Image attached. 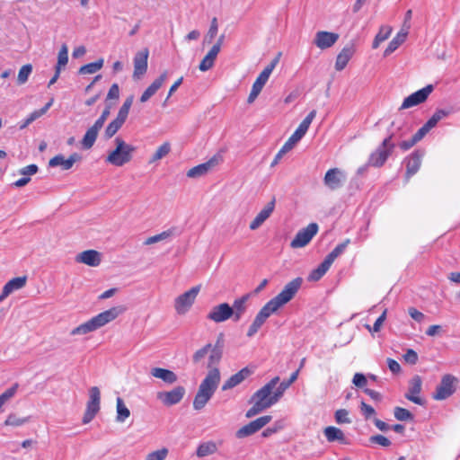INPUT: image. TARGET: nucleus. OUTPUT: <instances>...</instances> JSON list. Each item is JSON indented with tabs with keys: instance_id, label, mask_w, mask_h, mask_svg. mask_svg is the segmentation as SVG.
Segmentation results:
<instances>
[{
	"instance_id": "f257e3e1",
	"label": "nucleus",
	"mask_w": 460,
	"mask_h": 460,
	"mask_svg": "<svg viewBox=\"0 0 460 460\" xmlns=\"http://www.w3.org/2000/svg\"><path fill=\"white\" fill-rule=\"evenodd\" d=\"M223 333H220L214 346L208 343L198 349L192 356L193 363L198 364L208 355L207 364L208 371L201 381L193 400V408L197 411H200L206 406L219 385L221 375L217 365L220 363L223 356Z\"/></svg>"
},
{
	"instance_id": "f03ea898",
	"label": "nucleus",
	"mask_w": 460,
	"mask_h": 460,
	"mask_svg": "<svg viewBox=\"0 0 460 460\" xmlns=\"http://www.w3.org/2000/svg\"><path fill=\"white\" fill-rule=\"evenodd\" d=\"M279 382V376L272 378L252 396L251 402L253 405L247 411L246 418H252L259 414L279 401L281 397L276 390Z\"/></svg>"
},
{
	"instance_id": "7ed1b4c3",
	"label": "nucleus",
	"mask_w": 460,
	"mask_h": 460,
	"mask_svg": "<svg viewBox=\"0 0 460 460\" xmlns=\"http://www.w3.org/2000/svg\"><path fill=\"white\" fill-rule=\"evenodd\" d=\"M127 308L124 305L113 306L93 316L70 332L71 336H82L93 332L122 314Z\"/></svg>"
},
{
	"instance_id": "20e7f679",
	"label": "nucleus",
	"mask_w": 460,
	"mask_h": 460,
	"mask_svg": "<svg viewBox=\"0 0 460 460\" xmlns=\"http://www.w3.org/2000/svg\"><path fill=\"white\" fill-rule=\"evenodd\" d=\"M113 143L115 147L109 152L105 162L117 167H121L128 164L136 152V146L128 144L120 137H115Z\"/></svg>"
},
{
	"instance_id": "39448f33",
	"label": "nucleus",
	"mask_w": 460,
	"mask_h": 460,
	"mask_svg": "<svg viewBox=\"0 0 460 460\" xmlns=\"http://www.w3.org/2000/svg\"><path fill=\"white\" fill-rule=\"evenodd\" d=\"M452 112L453 110L451 108L436 111L429 119L420 128H419L410 140L400 143V147L404 151L410 149L416 143L420 141L432 128H434L441 119L448 117Z\"/></svg>"
},
{
	"instance_id": "423d86ee",
	"label": "nucleus",
	"mask_w": 460,
	"mask_h": 460,
	"mask_svg": "<svg viewBox=\"0 0 460 460\" xmlns=\"http://www.w3.org/2000/svg\"><path fill=\"white\" fill-rule=\"evenodd\" d=\"M303 283L301 278H296L287 283L280 293L269 301L270 305L279 310L288 304L298 292Z\"/></svg>"
},
{
	"instance_id": "0eeeda50",
	"label": "nucleus",
	"mask_w": 460,
	"mask_h": 460,
	"mask_svg": "<svg viewBox=\"0 0 460 460\" xmlns=\"http://www.w3.org/2000/svg\"><path fill=\"white\" fill-rule=\"evenodd\" d=\"M111 104L106 103L105 109L102 111L100 118L94 122V124L92 127H90L86 130V132L81 141V145L84 149H90L93 147V146L94 145V143L97 139L99 131L103 127L106 119H108V117L111 113Z\"/></svg>"
},
{
	"instance_id": "6e6552de",
	"label": "nucleus",
	"mask_w": 460,
	"mask_h": 460,
	"mask_svg": "<svg viewBox=\"0 0 460 460\" xmlns=\"http://www.w3.org/2000/svg\"><path fill=\"white\" fill-rule=\"evenodd\" d=\"M199 290L200 286L192 287L174 299L173 307L177 314L184 315L190 311L195 303Z\"/></svg>"
},
{
	"instance_id": "1a4fd4ad",
	"label": "nucleus",
	"mask_w": 460,
	"mask_h": 460,
	"mask_svg": "<svg viewBox=\"0 0 460 460\" xmlns=\"http://www.w3.org/2000/svg\"><path fill=\"white\" fill-rule=\"evenodd\" d=\"M394 147V145L392 143V136L385 138L381 146L370 155L368 165L381 167L391 155Z\"/></svg>"
},
{
	"instance_id": "9d476101",
	"label": "nucleus",
	"mask_w": 460,
	"mask_h": 460,
	"mask_svg": "<svg viewBox=\"0 0 460 460\" xmlns=\"http://www.w3.org/2000/svg\"><path fill=\"white\" fill-rule=\"evenodd\" d=\"M101 393L97 386H93L89 390V400L83 417V423H89L100 411Z\"/></svg>"
},
{
	"instance_id": "9b49d317",
	"label": "nucleus",
	"mask_w": 460,
	"mask_h": 460,
	"mask_svg": "<svg viewBox=\"0 0 460 460\" xmlns=\"http://www.w3.org/2000/svg\"><path fill=\"white\" fill-rule=\"evenodd\" d=\"M456 377L451 375H445L432 395L433 399L441 401L448 398L456 391Z\"/></svg>"
},
{
	"instance_id": "f8f14e48",
	"label": "nucleus",
	"mask_w": 460,
	"mask_h": 460,
	"mask_svg": "<svg viewBox=\"0 0 460 460\" xmlns=\"http://www.w3.org/2000/svg\"><path fill=\"white\" fill-rule=\"evenodd\" d=\"M277 311L278 310L270 305L269 302L266 303L255 316L252 323L250 325L246 333L247 337H253L258 332L260 328L265 323L267 319Z\"/></svg>"
},
{
	"instance_id": "ddd939ff",
	"label": "nucleus",
	"mask_w": 460,
	"mask_h": 460,
	"mask_svg": "<svg viewBox=\"0 0 460 460\" xmlns=\"http://www.w3.org/2000/svg\"><path fill=\"white\" fill-rule=\"evenodd\" d=\"M318 232V225L311 223L306 227L299 230L294 239L290 243V246L294 249L302 248L307 245L313 237Z\"/></svg>"
},
{
	"instance_id": "4468645a",
	"label": "nucleus",
	"mask_w": 460,
	"mask_h": 460,
	"mask_svg": "<svg viewBox=\"0 0 460 460\" xmlns=\"http://www.w3.org/2000/svg\"><path fill=\"white\" fill-rule=\"evenodd\" d=\"M347 181V174L340 168L328 170L323 178L324 185L331 190L341 189Z\"/></svg>"
},
{
	"instance_id": "2eb2a0df",
	"label": "nucleus",
	"mask_w": 460,
	"mask_h": 460,
	"mask_svg": "<svg viewBox=\"0 0 460 460\" xmlns=\"http://www.w3.org/2000/svg\"><path fill=\"white\" fill-rule=\"evenodd\" d=\"M186 394V389L183 386H176L170 391L158 392L156 398L167 407L179 403Z\"/></svg>"
},
{
	"instance_id": "dca6fc26",
	"label": "nucleus",
	"mask_w": 460,
	"mask_h": 460,
	"mask_svg": "<svg viewBox=\"0 0 460 460\" xmlns=\"http://www.w3.org/2000/svg\"><path fill=\"white\" fill-rule=\"evenodd\" d=\"M433 89L434 87L432 84H428L424 88L410 94L403 100L400 110H406L424 102L428 99L429 95L433 92Z\"/></svg>"
},
{
	"instance_id": "f3484780",
	"label": "nucleus",
	"mask_w": 460,
	"mask_h": 460,
	"mask_svg": "<svg viewBox=\"0 0 460 460\" xmlns=\"http://www.w3.org/2000/svg\"><path fill=\"white\" fill-rule=\"evenodd\" d=\"M270 420H271V416H270V415L261 416V417L251 421L247 425H244L241 429H239L236 431L235 436L238 438H243L249 437V436L256 433L257 431H259L261 429H262L264 426H266Z\"/></svg>"
},
{
	"instance_id": "a211bd4d",
	"label": "nucleus",
	"mask_w": 460,
	"mask_h": 460,
	"mask_svg": "<svg viewBox=\"0 0 460 460\" xmlns=\"http://www.w3.org/2000/svg\"><path fill=\"white\" fill-rule=\"evenodd\" d=\"M149 56V50L145 48L140 51H137L133 58L134 71L133 79H141L147 71V59Z\"/></svg>"
},
{
	"instance_id": "6ab92c4d",
	"label": "nucleus",
	"mask_w": 460,
	"mask_h": 460,
	"mask_svg": "<svg viewBox=\"0 0 460 460\" xmlns=\"http://www.w3.org/2000/svg\"><path fill=\"white\" fill-rule=\"evenodd\" d=\"M231 305L227 303H221L211 308L207 318L214 323H219L232 318Z\"/></svg>"
},
{
	"instance_id": "aec40b11",
	"label": "nucleus",
	"mask_w": 460,
	"mask_h": 460,
	"mask_svg": "<svg viewBox=\"0 0 460 460\" xmlns=\"http://www.w3.org/2000/svg\"><path fill=\"white\" fill-rule=\"evenodd\" d=\"M421 377L420 376H414L409 381V388L408 392L405 394V398L416 404L423 405L425 403V401L419 396V394L421 392Z\"/></svg>"
},
{
	"instance_id": "412c9836",
	"label": "nucleus",
	"mask_w": 460,
	"mask_h": 460,
	"mask_svg": "<svg viewBox=\"0 0 460 460\" xmlns=\"http://www.w3.org/2000/svg\"><path fill=\"white\" fill-rule=\"evenodd\" d=\"M221 161L220 156L214 155L206 163L200 164L197 166L192 167L187 172L189 178H199L208 173L213 168H215Z\"/></svg>"
},
{
	"instance_id": "4be33fe9",
	"label": "nucleus",
	"mask_w": 460,
	"mask_h": 460,
	"mask_svg": "<svg viewBox=\"0 0 460 460\" xmlns=\"http://www.w3.org/2000/svg\"><path fill=\"white\" fill-rule=\"evenodd\" d=\"M339 40V34L326 31H317L314 40L315 46L321 49L332 47Z\"/></svg>"
},
{
	"instance_id": "5701e85b",
	"label": "nucleus",
	"mask_w": 460,
	"mask_h": 460,
	"mask_svg": "<svg viewBox=\"0 0 460 460\" xmlns=\"http://www.w3.org/2000/svg\"><path fill=\"white\" fill-rule=\"evenodd\" d=\"M275 198H273L270 202H268L264 208L257 214L254 219L250 223V229L256 230L258 229L272 214L275 208Z\"/></svg>"
},
{
	"instance_id": "b1692460",
	"label": "nucleus",
	"mask_w": 460,
	"mask_h": 460,
	"mask_svg": "<svg viewBox=\"0 0 460 460\" xmlns=\"http://www.w3.org/2000/svg\"><path fill=\"white\" fill-rule=\"evenodd\" d=\"M423 156L424 151L416 150L406 159V181L419 171Z\"/></svg>"
},
{
	"instance_id": "393cba45",
	"label": "nucleus",
	"mask_w": 460,
	"mask_h": 460,
	"mask_svg": "<svg viewBox=\"0 0 460 460\" xmlns=\"http://www.w3.org/2000/svg\"><path fill=\"white\" fill-rule=\"evenodd\" d=\"M168 76V72L164 71L154 82L144 91L139 101L146 102L163 86Z\"/></svg>"
},
{
	"instance_id": "a878e982",
	"label": "nucleus",
	"mask_w": 460,
	"mask_h": 460,
	"mask_svg": "<svg viewBox=\"0 0 460 460\" xmlns=\"http://www.w3.org/2000/svg\"><path fill=\"white\" fill-rule=\"evenodd\" d=\"M80 159L81 155L77 153L72 154L67 159L62 155H58L49 160V165L50 167L61 166L63 170H69Z\"/></svg>"
},
{
	"instance_id": "bb28decb",
	"label": "nucleus",
	"mask_w": 460,
	"mask_h": 460,
	"mask_svg": "<svg viewBox=\"0 0 460 460\" xmlns=\"http://www.w3.org/2000/svg\"><path fill=\"white\" fill-rule=\"evenodd\" d=\"M75 261L91 267H96L101 263V254L95 250H87L78 253Z\"/></svg>"
},
{
	"instance_id": "cd10ccee",
	"label": "nucleus",
	"mask_w": 460,
	"mask_h": 460,
	"mask_svg": "<svg viewBox=\"0 0 460 460\" xmlns=\"http://www.w3.org/2000/svg\"><path fill=\"white\" fill-rule=\"evenodd\" d=\"M355 53V48L352 44L346 45L338 54L335 62L337 71L343 70Z\"/></svg>"
},
{
	"instance_id": "c85d7f7f",
	"label": "nucleus",
	"mask_w": 460,
	"mask_h": 460,
	"mask_svg": "<svg viewBox=\"0 0 460 460\" xmlns=\"http://www.w3.org/2000/svg\"><path fill=\"white\" fill-rule=\"evenodd\" d=\"M251 374L252 371L247 367L241 369L239 372L231 376L224 383V385H222V390L226 391L235 387L236 385H240L243 381H244Z\"/></svg>"
},
{
	"instance_id": "c756f323",
	"label": "nucleus",
	"mask_w": 460,
	"mask_h": 460,
	"mask_svg": "<svg viewBox=\"0 0 460 460\" xmlns=\"http://www.w3.org/2000/svg\"><path fill=\"white\" fill-rule=\"evenodd\" d=\"M250 298V295L246 294L240 298H237L234 301L233 305L231 306L232 310V319L234 322H238L243 314L246 311V303Z\"/></svg>"
},
{
	"instance_id": "7c9ffc66",
	"label": "nucleus",
	"mask_w": 460,
	"mask_h": 460,
	"mask_svg": "<svg viewBox=\"0 0 460 460\" xmlns=\"http://www.w3.org/2000/svg\"><path fill=\"white\" fill-rule=\"evenodd\" d=\"M38 171L39 167L36 164H30L20 169L19 174L22 175V178L17 180L12 185L15 188L24 187L31 181V176L36 174Z\"/></svg>"
},
{
	"instance_id": "2f4dec72",
	"label": "nucleus",
	"mask_w": 460,
	"mask_h": 460,
	"mask_svg": "<svg viewBox=\"0 0 460 460\" xmlns=\"http://www.w3.org/2000/svg\"><path fill=\"white\" fill-rule=\"evenodd\" d=\"M323 434L327 439L328 442H335L338 441L341 444L347 445L349 444V441L343 433V431L336 428L334 426H328L323 429Z\"/></svg>"
},
{
	"instance_id": "473e14b6",
	"label": "nucleus",
	"mask_w": 460,
	"mask_h": 460,
	"mask_svg": "<svg viewBox=\"0 0 460 460\" xmlns=\"http://www.w3.org/2000/svg\"><path fill=\"white\" fill-rule=\"evenodd\" d=\"M151 375L155 378L163 380L168 385L174 384L178 379L173 371L162 367H153L151 369Z\"/></svg>"
},
{
	"instance_id": "72a5a7b5",
	"label": "nucleus",
	"mask_w": 460,
	"mask_h": 460,
	"mask_svg": "<svg viewBox=\"0 0 460 460\" xmlns=\"http://www.w3.org/2000/svg\"><path fill=\"white\" fill-rule=\"evenodd\" d=\"M217 55L218 46H213L199 63V69L202 72H206L212 68Z\"/></svg>"
},
{
	"instance_id": "f704fd0d",
	"label": "nucleus",
	"mask_w": 460,
	"mask_h": 460,
	"mask_svg": "<svg viewBox=\"0 0 460 460\" xmlns=\"http://www.w3.org/2000/svg\"><path fill=\"white\" fill-rule=\"evenodd\" d=\"M177 234H178L176 227H171L158 234L146 238V241L144 242V244L151 245L159 242L167 241Z\"/></svg>"
},
{
	"instance_id": "c9c22d12",
	"label": "nucleus",
	"mask_w": 460,
	"mask_h": 460,
	"mask_svg": "<svg viewBox=\"0 0 460 460\" xmlns=\"http://www.w3.org/2000/svg\"><path fill=\"white\" fill-rule=\"evenodd\" d=\"M281 53H279L278 56L260 73L258 77L256 78V81L261 84L262 85H265L267 81L270 78V75H271L272 71L278 65Z\"/></svg>"
},
{
	"instance_id": "e433bc0d",
	"label": "nucleus",
	"mask_w": 460,
	"mask_h": 460,
	"mask_svg": "<svg viewBox=\"0 0 460 460\" xmlns=\"http://www.w3.org/2000/svg\"><path fill=\"white\" fill-rule=\"evenodd\" d=\"M407 35V32L400 31L396 34V36L390 41V43L388 44L387 48L384 52V55L386 57L392 54L394 51H395L399 48V46L406 40Z\"/></svg>"
},
{
	"instance_id": "4c0bfd02",
	"label": "nucleus",
	"mask_w": 460,
	"mask_h": 460,
	"mask_svg": "<svg viewBox=\"0 0 460 460\" xmlns=\"http://www.w3.org/2000/svg\"><path fill=\"white\" fill-rule=\"evenodd\" d=\"M217 451V445L214 441H207L201 443L196 451L198 457H205L211 456Z\"/></svg>"
},
{
	"instance_id": "58836bf2",
	"label": "nucleus",
	"mask_w": 460,
	"mask_h": 460,
	"mask_svg": "<svg viewBox=\"0 0 460 460\" xmlns=\"http://www.w3.org/2000/svg\"><path fill=\"white\" fill-rule=\"evenodd\" d=\"M116 421L119 423H123L130 416L129 409L125 405L124 401L120 397H118L116 400Z\"/></svg>"
},
{
	"instance_id": "ea45409f",
	"label": "nucleus",
	"mask_w": 460,
	"mask_h": 460,
	"mask_svg": "<svg viewBox=\"0 0 460 460\" xmlns=\"http://www.w3.org/2000/svg\"><path fill=\"white\" fill-rule=\"evenodd\" d=\"M350 243L349 239L344 240L341 243L338 244L326 257L325 261L332 265L336 258L344 252L347 246Z\"/></svg>"
},
{
	"instance_id": "a19ab883",
	"label": "nucleus",
	"mask_w": 460,
	"mask_h": 460,
	"mask_svg": "<svg viewBox=\"0 0 460 460\" xmlns=\"http://www.w3.org/2000/svg\"><path fill=\"white\" fill-rule=\"evenodd\" d=\"M125 120L116 117L112 121H111L105 128L104 137L106 138H111L123 126Z\"/></svg>"
},
{
	"instance_id": "79ce46f5",
	"label": "nucleus",
	"mask_w": 460,
	"mask_h": 460,
	"mask_svg": "<svg viewBox=\"0 0 460 460\" xmlns=\"http://www.w3.org/2000/svg\"><path fill=\"white\" fill-rule=\"evenodd\" d=\"M171 152V144L164 142L161 145L149 159V164L155 163L165 157Z\"/></svg>"
},
{
	"instance_id": "37998d69",
	"label": "nucleus",
	"mask_w": 460,
	"mask_h": 460,
	"mask_svg": "<svg viewBox=\"0 0 460 460\" xmlns=\"http://www.w3.org/2000/svg\"><path fill=\"white\" fill-rule=\"evenodd\" d=\"M331 266L332 265H330L325 260H323V261L309 274L308 280H319L328 271Z\"/></svg>"
},
{
	"instance_id": "c03bdc74",
	"label": "nucleus",
	"mask_w": 460,
	"mask_h": 460,
	"mask_svg": "<svg viewBox=\"0 0 460 460\" xmlns=\"http://www.w3.org/2000/svg\"><path fill=\"white\" fill-rule=\"evenodd\" d=\"M27 277H17L9 280L4 287L10 292L13 293L15 290L21 289L26 284Z\"/></svg>"
},
{
	"instance_id": "a18cd8bd",
	"label": "nucleus",
	"mask_w": 460,
	"mask_h": 460,
	"mask_svg": "<svg viewBox=\"0 0 460 460\" xmlns=\"http://www.w3.org/2000/svg\"><path fill=\"white\" fill-rule=\"evenodd\" d=\"M392 31H393V29L391 26H386V25L382 26L379 30V32L377 33V35L376 36V38L374 40L373 49H376L381 42L387 40L389 38V36L391 35Z\"/></svg>"
},
{
	"instance_id": "49530a36",
	"label": "nucleus",
	"mask_w": 460,
	"mask_h": 460,
	"mask_svg": "<svg viewBox=\"0 0 460 460\" xmlns=\"http://www.w3.org/2000/svg\"><path fill=\"white\" fill-rule=\"evenodd\" d=\"M103 66V59L100 58L95 62L86 64L80 67L79 74L86 75V74H94L99 71Z\"/></svg>"
},
{
	"instance_id": "de8ad7c7",
	"label": "nucleus",
	"mask_w": 460,
	"mask_h": 460,
	"mask_svg": "<svg viewBox=\"0 0 460 460\" xmlns=\"http://www.w3.org/2000/svg\"><path fill=\"white\" fill-rule=\"evenodd\" d=\"M29 420H30L29 417L21 418V417H18L14 413H10L7 416L6 420H4V425L13 426V427H20V426H22L25 423H27L29 421Z\"/></svg>"
},
{
	"instance_id": "09e8293b",
	"label": "nucleus",
	"mask_w": 460,
	"mask_h": 460,
	"mask_svg": "<svg viewBox=\"0 0 460 460\" xmlns=\"http://www.w3.org/2000/svg\"><path fill=\"white\" fill-rule=\"evenodd\" d=\"M68 62V49L66 45H63L58 55V63L56 69L62 70Z\"/></svg>"
},
{
	"instance_id": "8fccbe9b",
	"label": "nucleus",
	"mask_w": 460,
	"mask_h": 460,
	"mask_svg": "<svg viewBox=\"0 0 460 460\" xmlns=\"http://www.w3.org/2000/svg\"><path fill=\"white\" fill-rule=\"evenodd\" d=\"M32 72V66L31 64H27L22 66L18 73L17 83L18 84H23L28 81L29 76Z\"/></svg>"
},
{
	"instance_id": "3c124183",
	"label": "nucleus",
	"mask_w": 460,
	"mask_h": 460,
	"mask_svg": "<svg viewBox=\"0 0 460 460\" xmlns=\"http://www.w3.org/2000/svg\"><path fill=\"white\" fill-rule=\"evenodd\" d=\"M218 31V23L217 19L214 17L211 20L210 27L207 32V35L204 38V43L210 44L214 38L217 36Z\"/></svg>"
},
{
	"instance_id": "603ef678",
	"label": "nucleus",
	"mask_w": 460,
	"mask_h": 460,
	"mask_svg": "<svg viewBox=\"0 0 460 460\" xmlns=\"http://www.w3.org/2000/svg\"><path fill=\"white\" fill-rule=\"evenodd\" d=\"M394 414L395 419L401 421L412 420L414 418L410 411L402 407H395Z\"/></svg>"
},
{
	"instance_id": "864d4df0",
	"label": "nucleus",
	"mask_w": 460,
	"mask_h": 460,
	"mask_svg": "<svg viewBox=\"0 0 460 460\" xmlns=\"http://www.w3.org/2000/svg\"><path fill=\"white\" fill-rule=\"evenodd\" d=\"M298 373L299 369L292 373L288 381H283L278 386H276V390L278 393H279L280 397L283 396L284 392L290 386V385L297 379Z\"/></svg>"
},
{
	"instance_id": "5fc2aeb1",
	"label": "nucleus",
	"mask_w": 460,
	"mask_h": 460,
	"mask_svg": "<svg viewBox=\"0 0 460 460\" xmlns=\"http://www.w3.org/2000/svg\"><path fill=\"white\" fill-rule=\"evenodd\" d=\"M169 453L166 447L160 448L158 450L148 453L145 460H165Z\"/></svg>"
},
{
	"instance_id": "6e6d98bb",
	"label": "nucleus",
	"mask_w": 460,
	"mask_h": 460,
	"mask_svg": "<svg viewBox=\"0 0 460 460\" xmlns=\"http://www.w3.org/2000/svg\"><path fill=\"white\" fill-rule=\"evenodd\" d=\"M349 415V411L346 409L337 410L334 414L335 421L338 424H349L351 420Z\"/></svg>"
},
{
	"instance_id": "4d7b16f0",
	"label": "nucleus",
	"mask_w": 460,
	"mask_h": 460,
	"mask_svg": "<svg viewBox=\"0 0 460 460\" xmlns=\"http://www.w3.org/2000/svg\"><path fill=\"white\" fill-rule=\"evenodd\" d=\"M294 146L288 142L287 141L283 146L280 148V150L278 152V154L276 155L275 158L273 159L270 166L271 167H274L276 166L279 162L281 160V158L284 156V155L288 152H289Z\"/></svg>"
},
{
	"instance_id": "13d9d810",
	"label": "nucleus",
	"mask_w": 460,
	"mask_h": 460,
	"mask_svg": "<svg viewBox=\"0 0 460 460\" xmlns=\"http://www.w3.org/2000/svg\"><path fill=\"white\" fill-rule=\"evenodd\" d=\"M263 87H264V85H262L261 84H260L259 82H257L255 80V82L252 84L251 93H250V94H249V96L247 98V102L248 103H252L256 100L258 95L261 93V92L263 89Z\"/></svg>"
},
{
	"instance_id": "bf43d9fd",
	"label": "nucleus",
	"mask_w": 460,
	"mask_h": 460,
	"mask_svg": "<svg viewBox=\"0 0 460 460\" xmlns=\"http://www.w3.org/2000/svg\"><path fill=\"white\" fill-rule=\"evenodd\" d=\"M41 116H43L42 112H40L39 110L34 111L19 125L20 129H24L31 123H32L34 120L40 118Z\"/></svg>"
},
{
	"instance_id": "052dcab7",
	"label": "nucleus",
	"mask_w": 460,
	"mask_h": 460,
	"mask_svg": "<svg viewBox=\"0 0 460 460\" xmlns=\"http://www.w3.org/2000/svg\"><path fill=\"white\" fill-rule=\"evenodd\" d=\"M316 111L314 110L309 112V114L304 119V120L299 124L298 128L301 131H306L308 130L313 119L315 118Z\"/></svg>"
},
{
	"instance_id": "680f3d73",
	"label": "nucleus",
	"mask_w": 460,
	"mask_h": 460,
	"mask_svg": "<svg viewBox=\"0 0 460 460\" xmlns=\"http://www.w3.org/2000/svg\"><path fill=\"white\" fill-rule=\"evenodd\" d=\"M369 440L370 442L378 444L384 447H388L391 445V441L383 435L371 436Z\"/></svg>"
},
{
	"instance_id": "e2e57ef3",
	"label": "nucleus",
	"mask_w": 460,
	"mask_h": 460,
	"mask_svg": "<svg viewBox=\"0 0 460 460\" xmlns=\"http://www.w3.org/2000/svg\"><path fill=\"white\" fill-rule=\"evenodd\" d=\"M403 359L411 365H415L418 361V354L415 350L409 349L403 355Z\"/></svg>"
},
{
	"instance_id": "0e129e2a",
	"label": "nucleus",
	"mask_w": 460,
	"mask_h": 460,
	"mask_svg": "<svg viewBox=\"0 0 460 460\" xmlns=\"http://www.w3.org/2000/svg\"><path fill=\"white\" fill-rule=\"evenodd\" d=\"M119 97V87L118 84H113L107 93L106 101L118 100Z\"/></svg>"
},
{
	"instance_id": "69168bd1",
	"label": "nucleus",
	"mask_w": 460,
	"mask_h": 460,
	"mask_svg": "<svg viewBox=\"0 0 460 460\" xmlns=\"http://www.w3.org/2000/svg\"><path fill=\"white\" fill-rule=\"evenodd\" d=\"M305 135V131H301L299 128H296V131L290 136L288 141L295 146L296 143H298L302 137Z\"/></svg>"
},
{
	"instance_id": "338daca9",
	"label": "nucleus",
	"mask_w": 460,
	"mask_h": 460,
	"mask_svg": "<svg viewBox=\"0 0 460 460\" xmlns=\"http://www.w3.org/2000/svg\"><path fill=\"white\" fill-rule=\"evenodd\" d=\"M352 383L358 387H364L367 381L366 376L361 373H356L353 376Z\"/></svg>"
},
{
	"instance_id": "774afa93",
	"label": "nucleus",
	"mask_w": 460,
	"mask_h": 460,
	"mask_svg": "<svg viewBox=\"0 0 460 460\" xmlns=\"http://www.w3.org/2000/svg\"><path fill=\"white\" fill-rule=\"evenodd\" d=\"M361 412L363 413V415L368 419L370 418L372 415L375 414V410L372 406L367 404L366 402H361Z\"/></svg>"
}]
</instances>
